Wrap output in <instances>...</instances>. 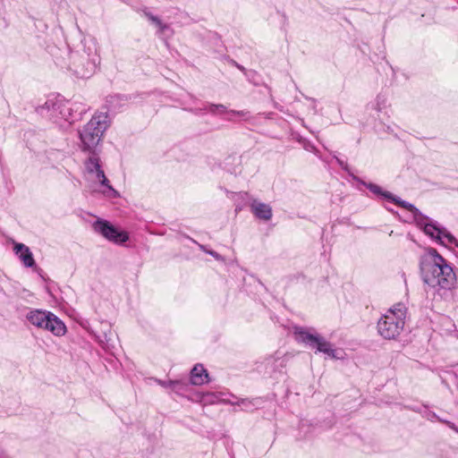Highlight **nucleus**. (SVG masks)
I'll return each mask as SVG.
<instances>
[{
  "instance_id": "1",
  "label": "nucleus",
  "mask_w": 458,
  "mask_h": 458,
  "mask_svg": "<svg viewBox=\"0 0 458 458\" xmlns=\"http://www.w3.org/2000/svg\"><path fill=\"white\" fill-rule=\"evenodd\" d=\"M55 64L78 78L91 77L100 64L96 41L93 38L81 39L80 43L67 50L66 57H56Z\"/></svg>"
},
{
  "instance_id": "2",
  "label": "nucleus",
  "mask_w": 458,
  "mask_h": 458,
  "mask_svg": "<svg viewBox=\"0 0 458 458\" xmlns=\"http://www.w3.org/2000/svg\"><path fill=\"white\" fill-rule=\"evenodd\" d=\"M420 269L423 282L431 288L452 290L456 284L453 267L433 248L420 257Z\"/></svg>"
},
{
  "instance_id": "3",
  "label": "nucleus",
  "mask_w": 458,
  "mask_h": 458,
  "mask_svg": "<svg viewBox=\"0 0 458 458\" xmlns=\"http://www.w3.org/2000/svg\"><path fill=\"white\" fill-rule=\"evenodd\" d=\"M108 126V116L106 113L94 114L78 131L81 149L89 154L98 152V147L102 141L104 132Z\"/></svg>"
},
{
  "instance_id": "4",
  "label": "nucleus",
  "mask_w": 458,
  "mask_h": 458,
  "mask_svg": "<svg viewBox=\"0 0 458 458\" xmlns=\"http://www.w3.org/2000/svg\"><path fill=\"white\" fill-rule=\"evenodd\" d=\"M292 331L297 343L314 350L315 352H321L325 355L337 359L336 350L333 348V344L324 336L317 333L314 328L293 326Z\"/></svg>"
},
{
  "instance_id": "5",
  "label": "nucleus",
  "mask_w": 458,
  "mask_h": 458,
  "mask_svg": "<svg viewBox=\"0 0 458 458\" xmlns=\"http://www.w3.org/2000/svg\"><path fill=\"white\" fill-rule=\"evenodd\" d=\"M37 111L40 115L46 116L55 123H58L59 119H63L72 124L81 117L82 113L86 112V109L82 107L80 113L76 114L73 113L74 110L70 102L47 99L43 106L37 108Z\"/></svg>"
},
{
  "instance_id": "6",
  "label": "nucleus",
  "mask_w": 458,
  "mask_h": 458,
  "mask_svg": "<svg viewBox=\"0 0 458 458\" xmlns=\"http://www.w3.org/2000/svg\"><path fill=\"white\" fill-rule=\"evenodd\" d=\"M406 209L411 212L417 226L421 229L426 235L438 243L445 227L438 222L422 214L413 204H411V208H406Z\"/></svg>"
},
{
  "instance_id": "7",
  "label": "nucleus",
  "mask_w": 458,
  "mask_h": 458,
  "mask_svg": "<svg viewBox=\"0 0 458 458\" xmlns=\"http://www.w3.org/2000/svg\"><path fill=\"white\" fill-rule=\"evenodd\" d=\"M92 226L96 233L113 243L121 245L129 240L127 232L118 229L107 220L98 218Z\"/></svg>"
},
{
  "instance_id": "8",
  "label": "nucleus",
  "mask_w": 458,
  "mask_h": 458,
  "mask_svg": "<svg viewBox=\"0 0 458 458\" xmlns=\"http://www.w3.org/2000/svg\"><path fill=\"white\" fill-rule=\"evenodd\" d=\"M85 167L89 174H95L100 184L105 187V190L102 191L105 196L108 198L119 197L118 191L110 185L108 179L106 177L105 173L101 168L98 152L90 154V157L85 161Z\"/></svg>"
},
{
  "instance_id": "9",
  "label": "nucleus",
  "mask_w": 458,
  "mask_h": 458,
  "mask_svg": "<svg viewBox=\"0 0 458 458\" xmlns=\"http://www.w3.org/2000/svg\"><path fill=\"white\" fill-rule=\"evenodd\" d=\"M403 317H381L377 322V331L386 339H393L403 329Z\"/></svg>"
},
{
  "instance_id": "10",
  "label": "nucleus",
  "mask_w": 458,
  "mask_h": 458,
  "mask_svg": "<svg viewBox=\"0 0 458 458\" xmlns=\"http://www.w3.org/2000/svg\"><path fill=\"white\" fill-rule=\"evenodd\" d=\"M27 318L32 325L44 328L56 336H62L67 331L65 324L58 317H27Z\"/></svg>"
},
{
  "instance_id": "11",
  "label": "nucleus",
  "mask_w": 458,
  "mask_h": 458,
  "mask_svg": "<svg viewBox=\"0 0 458 458\" xmlns=\"http://www.w3.org/2000/svg\"><path fill=\"white\" fill-rule=\"evenodd\" d=\"M351 177L359 182L360 184L365 186L369 191H371L374 195H376L377 198L385 199L386 200H389L395 205L403 208L406 209V208H411V203L407 202L405 200L401 199L399 197L394 195L390 191H384L380 186L377 184H375L373 182H367L360 179V177L356 176L355 174H351Z\"/></svg>"
},
{
  "instance_id": "12",
  "label": "nucleus",
  "mask_w": 458,
  "mask_h": 458,
  "mask_svg": "<svg viewBox=\"0 0 458 458\" xmlns=\"http://www.w3.org/2000/svg\"><path fill=\"white\" fill-rule=\"evenodd\" d=\"M204 109L213 115H227L225 119L227 121H233L232 115H239L245 120L249 119L250 112L246 110H228L227 107L223 104H213L208 103L205 105Z\"/></svg>"
},
{
  "instance_id": "13",
  "label": "nucleus",
  "mask_w": 458,
  "mask_h": 458,
  "mask_svg": "<svg viewBox=\"0 0 458 458\" xmlns=\"http://www.w3.org/2000/svg\"><path fill=\"white\" fill-rule=\"evenodd\" d=\"M250 207L253 215L260 220L268 221L273 216L272 208L268 204L253 199Z\"/></svg>"
},
{
  "instance_id": "14",
  "label": "nucleus",
  "mask_w": 458,
  "mask_h": 458,
  "mask_svg": "<svg viewBox=\"0 0 458 458\" xmlns=\"http://www.w3.org/2000/svg\"><path fill=\"white\" fill-rule=\"evenodd\" d=\"M13 250L26 267H33L36 266L33 254L28 246L23 243H15Z\"/></svg>"
},
{
  "instance_id": "15",
  "label": "nucleus",
  "mask_w": 458,
  "mask_h": 458,
  "mask_svg": "<svg viewBox=\"0 0 458 458\" xmlns=\"http://www.w3.org/2000/svg\"><path fill=\"white\" fill-rule=\"evenodd\" d=\"M190 380L193 386H202L209 382L208 373L202 364H196L191 369Z\"/></svg>"
},
{
  "instance_id": "16",
  "label": "nucleus",
  "mask_w": 458,
  "mask_h": 458,
  "mask_svg": "<svg viewBox=\"0 0 458 458\" xmlns=\"http://www.w3.org/2000/svg\"><path fill=\"white\" fill-rule=\"evenodd\" d=\"M387 98L384 94H378L373 101L367 105V110L369 112L375 111L379 119L380 114H387Z\"/></svg>"
},
{
  "instance_id": "17",
  "label": "nucleus",
  "mask_w": 458,
  "mask_h": 458,
  "mask_svg": "<svg viewBox=\"0 0 458 458\" xmlns=\"http://www.w3.org/2000/svg\"><path fill=\"white\" fill-rule=\"evenodd\" d=\"M288 360L289 358L287 355H279L278 352H276L274 356H271L266 360L267 372H280L282 369L286 366Z\"/></svg>"
},
{
  "instance_id": "18",
  "label": "nucleus",
  "mask_w": 458,
  "mask_h": 458,
  "mask_svg": "<svg viewBox=\"0 0 458 458\" xmlns=\"http://www.w3.org/2000/svg\"><path fill=\"white\" fill-rule=\"evenodd\" d=\"M225 395L223 392H206L205 394H202L201 397V404L204 406L213 405L217 403H229L230 401L224 398Z\"/></svg>"
},
{
  "instance_id": "19",
  "label": "nucleus",
  "mask_w": 458,
  "mask_h": 458,
  "mask_svg": "<svg viewBox=\"0 0 458 458\" xmlns=\"http://www.w3.org/2000/svg\"><path fill=\"white\" fill-rule=\"evenodd\" d=\"M229 403L233 404V405L241 406L242 411H250L255 410L258 407V405L259 404V399L242 398V399L237 400L236 402L230 401Z\"/></svg>"
},
{
  "instance_id": "20",
  "label": "nucleus",
  "mask_w": 458,
  "mask_h": 458,
  "mask_svg": "<svg viewBox=\"0 0 458 458\" xmlns=\"http://www.w3.org/2000/svg\"><path fill=\"white\" fill-rule=\"evenodd\" d=\"M172 385V391L181 396H188V393L191 389L190 385L186 381L175 380L174 383H169Z\"/></svg>"
},
{
  "instance_id": "21",
  "label": "nucleus",
  "mask_w": 458,
  "mask_h": 458,
  "mask_svg": "<svg viewBox=\"0 0 458 458\" xmlns=\"http://www.w3.org/2000/svg\"><path fill=\"white\" fill-rule=\"evenodd\" d=\"M443 233L438 241L441 245L452 244L458 248V240L445 227Z\"/></svg>"
},
{
  "instance_id": "22",
  "label": "nucleus",
  "mask_w": 458,
  "mask_h": 458,
  "mask_svg": "<svg viewBox=\"0 0 458 458\" xmlns=\"http://www.w3.org/2000/svg\"><path fill=\"white\" fill-rule=\"evenodd\" d=\"M407 307L404 303L403 302H398L394 305H393L391 308H389V312L392 314V315H398V314H401V315H404L407 313Z\"/></svg>"
},
{
  "instance_id": "23",
  "label": "nucleus",
  "mask_w": 458,
  "mask_h": 458,
  "mask_svg": "<svg viewBox=\"0 0 458 458\" xmlns=\"http://www.w3.org/2000/svg\"><path fill=\"white\" fill-rule=\"evenodd\" d=\"M147 17L150 21H152L156 26H157L161 32H164L166 29H168V26L166 24H164L161 20L151 13H147Z\"/></svg>"
},
{
  "instance_id": "24",
  "label": "nucleus",
  "mask_w": 458,
  "mask_h": 458,
  "mask_svg": "<svg viewBox=\"0 0 458 458\" xmlns=\"http://www.w3.org/2000/svg\"><path fill=\"white\" fill-rule=\"evenodd\" d=\"M429 415H430V418H428L429 420H431V418L436 419L438 421L445 424L447 427H449L451 429H453L456 433H458V427H456L455 424L453 423L452 421H449V420H444V419L438 417L435 412H432Z\"/></svg>"
},
{
  "instance_id": "25",
  "label": "nucleus",
  "mask_w": 458,
  "mask_h": 458,
  "mask_svg": "<svg viewBox=\"0 0 458 458\" xmlns=\"http://www.w3.org/2000/svg\"><path fill=\"white\" fill-rule=\"evenodd\" d=\"M336 159L337 164L341 166L343 170L348 173V174L351 176V174H353V173L351 172L350 167L348 164L342 159L338 158L337 157H335Z\"/></svg>"
},
{
  "instance_id": "26",
  "label": "nucleus",
  "mask_w": 458,
  "mask_h": 458,
  "mask_svg": "<svg viewBox=\"0 0 458 458\" xmlns=\"http://www.w3.org/2000/svg\"><path fill=\"white\" fill-rule=\"evenodd\" d=\"M443 318V324L446 325L448 327L445 329L446 332H452L454 330L455 326L454 323H452L450 317H442Z\"/></svg>"
},
{
  "instance_id": "27",
  "label": "nucleus",
  "mask_w": 458,
  "mask_h": 458,
  "mask_svg": "<svg viewBox=\"0 0 458 458\" xmlns=\"http://www.w3.org/2000/svg\"><path fill=\"white\" fill-rule=\"evenodd\" d=\"M305 98L310 103V109L313 111L314 114H317V100L313 98L305 97Z\"/></svg>"
},
{
  "instance_id": "28",
  "label": "nucleus",
  "mask_w": 458,
  "mask_h": 458,
  "mask_svg": "<svg viewBox=\"0 0 458 458\" xmlns=\"http://www.w3.org/2000/svg\"><path fill=\"white\" fill-rule=\"evenodd\" d=\"M81 327H83L85 329H87L88 331L89 332H94L93 329H91L90 327H89L86 323H85V319L83 317H78V319L76 320Z\"/></svg>"
},
{
  "instance_id": "29",
  "label": "nucleus",
  "mask_w": 458,
  "mask_h": 458,
  "mask_svg": "<svg viewBox=\"0 0 458 458\" xmlns=\"http://www.w3.org/2000/svg\"><path fill=\"white\" fill-rule=\"evenodd\" d=\"M157 383H158L161 386H163V387H165V388H171V389H172V385H170L169 383H174V381H173V380H169V381H163V380L158 379V380H157Z\"/></svg>"
},
{
  "instance_id": "30",
  "label": "nucleus",
  "mask_w": 458,
  "mask_h": 458,
  "mask_svg": "<svg viewBox=\"0 0 458 458\" xmlns=\"http://www.w3.org/2000/svg\"><path fill=\"white\" fill-rule=\"evenodd\" d=\"M207 254H209L210 256L215 258L216 260H223L222 256L215 250H210L207 251Z\"/></svg>"
},
{
  "instance_id": "31",
  "label": "nucleus",
  "mask_w": 458,
  "mask_h": 458,
  "mask_svg": "<svg viewBox=\"0 0 458 458\" xmlns=\"http://www.w3.org/2000/svg\"><path fill=\"white\" fill-rule=\"evenodd\" d=\"M206 394V392H197V393H195L194 397H192V398L191 397H188V398L201 403V397L200 396L202 394Z\"/></svg>"
},
{
  "instance_id": "32",
  "label": "nucleus",
  "mask_w": 458,
  "mask_h": 458,
  "mask_svg": "<svg viewBox=\"0 0 458 458\" xmlns=\"http://www.w3.org/2000/svg\"><path fill=\"white\" fill-rule=\"evenodd\" d=\"M187 111L196 114V115H199L202 111H206V110L204 109V107H202V108H189V109H187Z\"/></svg>"
},
{
  "instance_id": "33",
  "label": "nucleus",
  "mask_w": 458,
  "mask_h": 458,
  "mask_svg": "<svg viewBox=\"0 0 458 458\" xmlns=\"http://www.w3.org/2000/svg\"><path fill=\"white\" fill-rule=\"evenodd\" d=\"M191 241H192L194 243H196V244L199 246V250H202L203 252L207 253V251H208V250H209L207 248V246H206V245H203V244L198 243L196 241H194V240H192V239H191Z\"/></svg>"
},
{
  "instance_id": "34",
  "label": "nucleus",
  "mask_w": 458,
  "mask_h": 458,
  "mask_svg": "<svg viewBox=\"0 0 458 458\" xmlns=\"http://www.w3.org/2000/svg\"><path fill=\"white\" fill-rule=\"evenodd\" d=\"M35 312L37 313H41L42 315H47V316H50V315H54L52 312L50 311H39V310H35ZM34 311L30 310L27 315H33Z\"/></svg>"
},
{
  "instance_id": "35",
  "label": "nucleus",
  "mask_w": 458,
  "mask_h": 458,
  "mask_svg": "<svg viewBox=\"0 0 458 458\" xmlns=\"http://www.w3.org/2000/svg\"><path fill=\"white\" fill-rule=\"evenodd\" d=\"M234 64H235V66H236L240 71H242V72H245V68H244L242 65H241V64H237V63H235V62H234Z\"/></svg>"
},
{
  "instance_id": "36",
  "label": "nucleus",
  "mask_w": 458,
  "mask_h": 458,
  "mask_svg": "<svg viewBox=\"0 0 458 458\" xmlns=\"http://www.w3.org/2000/svg\"><path fill=\"white\" fill-rule=\"evenodd\" d=\"M386 131L387 132H393V131H393V129L391 128V126H389V125H387V126H386Z\"/></svg>"
},
{
  "instance_id": "37",
  "label": "nucleus",
  "mask_w": 458,
  "mask_h": 458,
  "mask_svg": "<svg viewBox=\"0 0 458 458\" xmlns=\"http://www.w3.org/2000/svg\"><path fill=\"white\" fill-rule=\"evenodd\" d=\"M259 284L265 288L264 284H262V282L259 281Z\"/></svg>"
}]
</instances>
